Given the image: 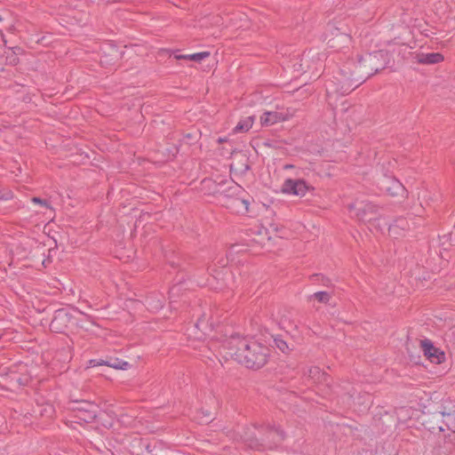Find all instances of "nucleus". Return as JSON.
<instances>
[{"instance_id":"obj_1","label":"nucleus","mask_w":455,"mask_h":455,"mask_svg":"<svg viewBox=\"0 0 455 455\" xmlns=\"http://www.w3.org/2000/svg\"><path fill=\"white\" fill-rule=\"evenodd\" d=\"M388 60L387 52L379 50L358 57L357 61H346L335 77L337 86L333 91L342 95L348 94L369 77L384 69Z\"/></svg>"},{"instance_id":"obj_2","label":"nucleus","mask_w":455,"mask_h":455,"mask_svg":"<svg viewBox=\"0 0 455 455\" xmlns=\"http://www.w3.org/2000/svg\"><path fill=\"white\" fill-rule=\"evenodd\" d=\"M228 346L230 350L228 355L247 368L259 369L267 361L268 347L255 340L233 336L228 341Z\"/></svg>"},{"instance_id":"obj_3","label":"nucleus","mask_w":455,"mask_h":455,"mask_svg":"<svg viewBox=\"0 0 455 455\" xmlns=\"http://www.w3.org/2000/svg\"><path fill=\"white\" fill-rule=\"evenodd\" d=\"M327 31L332 36L328 40L331 48L341 50L348 48L352 42V30L342 21H333L327 25Z\"/></svg>"},{"instance_id":"obj_4","label":"nucleus","mask_w":455,"mask_h":455,"mask_svg":"<svg viewBox=\"0 0 455 455\" xmlns=\"http://www.w3.org/2000/svg\"><path fill=\"white\" fill-rule=\"evenodd\" d=\"M68 410L75 412V417L84 422H92L97 417L98 405L84 399H71L68 404Z\"/></svg>"},{"instance_id":"obj_5","label":"nucleus","mask_w":455,"mask_h":455,"mask_svg":"<svg viewBox=\"0 0 455 455\" xmlns=\"http://www.w3.org/2000/svg\"><path fill=\"white\" fill-rule=\"evenodd\" d=\"M350 212H355V217L361 221H371L379 216L380 207L371 202L356 201L348 205Z\"/></svg>"},{"instance_id":"obj_6","label":"nucleus","mask_w":455,"mask_h":455,"mask_svg":"<svg viewBox=\"0 0 455 455\" xmlns=\"http://www.w3.org/2000/svg\"><path fill=\"white\" fill-rule=\"evenodd\" d=\"M378 187L380 191L387 193L390 196L407 197L408 191L404 186L394 176L383 175L378 180Z\"/></svg>"},{"instance_id":"obj_7","label":"nucleus","mask_w":455,"mask_h":455,"mask_svg":"<svg viewBox=\"0 0 455 455\" xmlns=\"http://www.w3.org/2000/svg\"><path fill=\"white\" fill-rule=\"evenodd\" d=\"M270 434L275 435L273 441L267 442L262 439L259 440L256 437H252L248 439L246 443L251 449L258 451L273 450L284 440L285 435L283 430H271Z\"/></svg>"},{"instance_id":"obj_8","label":"nucleus","mask_w":455,"mask_h":455,"mask_svg":"<svg viewBox=\"0 0 455 455\" xmlns=\"http://www.w3.org/2000/svg\"><path fill=\"white\" fill-rule=\"evenodd\" d=\"M310 187L302 179H287L283 186L282 192L297 196H304Z\"/></svg>"},{"instance_id":"obj_9","label":"nucleus","mask_w":455,"mask_h":455,"mask_svg":"<svg viewBox=\"0 0 455 455\" xmlns=\"http://www.w3.org/2000/svg\"><path fill=\"white\" fill-rule=\"evenodd\" d=\"M420 347L425 356L434 363H441L444 360V353L435 347L430 339H425L420 341Z\"/></svg>"},{"instance_id":"obj_10","label":"nucleus","mask_w":455,"mask_h":455,"mask_svg":"<svg viewBox=\"0 0 455 455\" xmlns=\"http://www.w3.org/2000/svg\"><path fill=\"white\" fill-rule=\"evenodd\" d=\"M293 113L289 109L285 111H267L260 116V123L263 126H271L279 122L289 120Z\"/></svg>"},{"instance_id":"obj_11","label":"nucleus","mask_w":455,"mask_h":455,"mask_svg":"<svg viewBox=\"0 0 455 455\" xmlns=\"http://www.w3.org/2000/svg\"><path fill=\"white\" fill-rule=\"evenodd\" d=\"M70 320V315L65 309H59L55 312L50 323V329L54 332L61 333L65 331Z\"/></svg>"},{"instance_id":"obj_12","label":"nucleus","mask_w":455,"mask_h":455,"mask_svg":"<svg viewBox=\"0 0 455 455\" xmlns=\"http://www.w3.org/2000/svg\"><path fill=\"white\" fill-rule=\"evenodd\" d=\"M305 375L316 384H325L329 386V377L327 374L321 371L317 366H310L305 371Z\"/></svg>"},{"instance_id":"obj_13","label":"nucleus","mask_w":455,"mask_h":455,"mask_svg":"<svg viewBox=\"0 0 455 455\" xmlns=\"http://www.w3.org/2000/svg\"><path fill=\"white\" fill-rule=\"evenodd\" d=\"M410 228L409 221L406 218H397L392 225L389 226L388 232L391 236L397 238L403 235V232Z\"/></svg>"},{"instance_id":"obj_14","label":"nucleus","mask_w":455,"mask_h":455,"mask_svg":"<svg viewBox=\"0 0 455 455\" xmlns=\"http://www.w3.org/2000/svg\"><path fill=\"white\" fill-rule=\"evenodd\" d=\"M9 384L12 387H20L21 386H26L30 379V377L26 373H17L14 371H11L8 374Z\"/></svg>"},{"instance_id":"obj_15","label":"nucleus","mask_w":455,"mask_h":455,"mask_svg":"<svg viewBox=\"0 0 455 455\" xmlns=\"http://www.w3.org/2000/svg\"><path fill=\"white\" fill-rule=\"evenodd\" d=\"M417 61L420 64H437L443 60V54L439 52L419 53L417 54Z\"/></svg>"},{"instance_id":"obj_16","label":"nucleus","mask_w":455,"mask_h":455,"mask_svg":"<svg viewBox=\"0 0 455 455\" xmlns=\"http://www.w3.org/2000/svg\"><path fill=\"white\" fill-rule=\"evenodd\" d=\"M215 323L212 320V316H208L206 313L202 314V315L197 319L196 323V327L205 332L208 330L212 331L213 329Z\"/></svg>"},{"instance_id":"obj_17","label":"nucleus","mask_w":455,"mask_h":455,"mask_svg":"<svg viewBox=\"0 0 455 455\" xmlns=\"http://www.w3.org/2000/svg\"><path fill=\"white\" fill-rule=\"evenodd\" d=\"M254 122V116H248L243 120H241L236 126L234 128V132H248Z\"/></svg>"},{"instance_id":"obj_18","label":"nucleus","mask_w":455,"mask_h":455,"mask_svg":"<svg viewBox=\"0 0 455 455\" xmlns=\"http://www.w3.org/2000/svg\"><path fill=\"white\" fill-rule=\"evenodd\" d=\"M210 55V52H197V53H194V54H188V55H174V58L176 60H193V61H196V62H199L201 60H203L204 59H205L206 57H208Z\"/></svg>"},{"instance_id":"obj_19","label":"nucleus","mask_w":455,"mask_h":455,"mask_svg":"<svg viewBox=\"0 0 455 455\" xmlns=\"http://www.w3.org/2000/svg\"><path fill=\"white\" fill-rule=\"evenodd\" d=\"M107 366L112 367L114 369L118 370H127L130 367V364L128 362L120 360L118 358H108L106 360Z\"/></svg>"},{"instance_id":"obj_20","label":"nucleus","mask_w":455,"mask_h":455,"mask_svg":"<svg viewBox=\"0 0 455 455\" xmlns=\"http://www.w3.org/2000/svg\"><path fill=\"white\" fill-rule=\"evenodd\" d=\"M181 290H182V286L180 283L175 284L171 288V290L169 291V299H170L171 307H173V304L176 302L175 298L179 296Z\"/></svg>"},{"instance_id":"obj_21","label":"nucleus","mask_w":455,"mask_h":455,"mask_svg":"<svg viewBox=\"0 0 455 455\" xmlns=\"http://www.w3.org/2000/svg\"><path fill=\"white\" fill-rule=\"evenodd\" d=\"M312 297H314L317 301L321 303H328L331 299V294L327 291H317L315 292Z\"/></svg>"},{"instance_id":"obj_22","label":"nucleus","mask_w":455,"mask_h":455,"mask_svg":"<svg viewBox=\"0 0 455 455\" xmlns=\"http://www.w3.org/2000/svg\"><path fill=\"white\" fill-rule=\"evenodd\" d=\"M274 343L283 353H286L289 350L287 343L280 337H275Z\"/></svg>"},{"instance_id":"obj_23","label":"nucleus","mask_w":455,"mask_h":455,"mask_svg":"<svg viewBox=\"0 0 455 455\" xmlns=\"http://www.w3.org/2000/svg\"><path fill=\"white\" fill-rule=\"evenodd\" d=\"M203 183H204V185H206V186H209V187H210V185H214V187H215V188H213L212 193H213V194H221V193L223 192V190H221V187H222L226 182H221V183H220V184L216 185V184H214V182H212L211 180H204L203 181Z\"/></svg>"},{"instance_id":"obj_24","label":"nucleus","mask_w":455,"mask_h":455,"mask_svg":"<svg viewBox=\"0 0 455 455\" xmlns=\"http://www.w3.org/2000/svg\"><path fill=\"white\" fill-rule=\"evenodd\" d=\"M267 433L265 435V437L262 438V440H265V441H273V439L275 438V435L270 434L271 430H281L280 428H276L275 427V426H272L270 424H267Z\"/></svg>"},{"instance_id":"obj_25","label":"nucleus","mask_w":455,"mask_h":455,"mask_svg":"<svg viewBox=\"0 0 455 455\" xmlns=\"http://www.w3.org/2000/svg\"><path fill=\"white\" fill-rule=\"evenodd\" d=\"M149 307H151L153 309L157 310L163 307L164 302L163 300H157V302L155 304L152 299L147 300Z\"/></svg>"},{"instance_id":"obj_26","label":"nucleus","mask_w":455,"mask_h":455,"mask_svg":"<svg viewBox=\"0 0 455 455\" xmlns=\"http://www.w3.org/2000/svg\"><path fill=\"white\" fill-rule=\"evenodd\" d=\"M11 198H12V193L10 190H0V200L7 201Z\"/></svg>"},{"instance_id":"obj_27","label":"nucleus","mask_w":455,"mask_h":455,"mask_svg":"<svg viewBox=\"0 0 455 455\" xmlns=\"http://www.w3.org/2000/svg\"><path fill=\"white\" fill-rule=\"evenodd\" d=\"M31 201L35 204H38L43 206H45L46 208H50L49 204L46 200H44V199L35 196V197H32Z\"/></svg>"},{"instance_id":"obj_28","label":"nucleus","mask_w":455,"mask_h":455,"mask_svg":"<svg viewBox=\"0 0 455 455\" xmlns=\"http://www.w3.org/2000/svg\"><path fill=\"white\" fill-rule=\"evenodd\" d=\"M90 365L91 366H97V365H107L106 360H90Z\"/></svg>"},{"instance_id":"obj_29","label":"nucleus","mask_w":455,"mask_h":455,"mask_svg":"<svg viewBox=\"0 0 455 455\" xmlns=\"http://www.w3.org/2000/svg\"><path fill=\"white\" fill-rule=\"evenodd\" d=\"M418 200L419 201V209L416 211L418 216L421 214L424 210L423 203L420 201V194H418Z\"/></svg>"},{"instance_id":"obj_30","label":"nucleus","mask_w":455,"mask_h":455,"mask_svg":"<svg viewBox=\"0 0 455 455\" xmlns=\"http://www.w3.org/2000/svg\"><path fill=\"white\" fill-rule=\"evenodd\" d=\"M309 55L308 54H303L301 58V64L300 66H303L304 64L307 65V68H309L307 62H308Z\"/></svg>"},{"instance_id":"obj_31","label":"nucleus","mask_w":455,"mask_h":455,"mask_svg":"<svg viewBox=\"0 0 455 455\" xmlns=\"http://www.w3.org/2000/svg\"><path fill=\"white\" fill-rule=\"evenodd\" d=\"M293 167H294V166H293L292 164H285V165L283 166V169L287 170V169H291V168H293Z\"/></svg>"},{"instance_id":"obj_32","label":"nucleus","mask_w":455,"mask_h":455,"mask_svg":"<svg viewBox=\"0 0 455 455\" xmlns=\"http://www.w3.org/2000/svg\"><path fill=\"white\" fill-rule=\"evenodd\" d=\"M224 141H226V139H223V138H219V139H218V142H219V143H222V142H224Z\"/></svg>"},{"instance_id":"obj_33","label":"nucleus","mask_w":455,"mask_h":455,"mask_svg":"<svg viewBox=\"0 0 455 455\" xmlns=\"http://www.w3.org/2000/svg\"><path fill=\"white\" fill-rule=\"evenodd\" d=\"M82 315L85 316V317H89L88 315L84 314V313H82Z\"/></svg>"},{"instance_id":"obj_34","label":"nucleus","mask_w":455,"mask_h":455,"mask_svg":"<svg viewBox=\"0 0 455 455\" xmlns=\"http://www.w3.org/2000/svg\"><path fill=\"white\" fill-rule=\"evenodd\" d=\"M82 315L85 316V317H89L88 315L84 314V313H82Z\"/></svg>"},{"instance_id":"obj_35","label":"nucleus","mask_w":455,"mask_h":455,"mask_svg":"<svg viewBox=\"0 0 455 455\" xmlns=\"http://www.w3.org/2000/svg\"><path fill=\"white\" fill-rule=\"evenodd\" d=\"M82 315L85 316V317H89L88 315L84 314V313H82Z\"/></svg>"},{"instance_id":"obj_36","label":"nucleus","mask_w":455,"mask_h":455,"mask_svg":"<svg viewBox=\"0 0 455 455\" xmlns=\"http://www.w3.org/2000/svg\"><path fill=\"white\" fill-rule=\"evenodd\" d=\"M112 50H113L116 53H117V50H116V49L113 48Z\"/></svg>"},{"instance_id":"obj_37","label":"nucleus","mask_w":455,"mask_h":455,"mask_svg":"<svg viewBox=\"0 0 455 455\" xmlns=\"http://www.w3.org/2000/svg\"><path fill=\"white\" fill-rule=\"evenodd\" d=\"M100 62H101V63H104V62H107V61H106V60H100Z\"/></svg>"}]
</instances>
